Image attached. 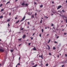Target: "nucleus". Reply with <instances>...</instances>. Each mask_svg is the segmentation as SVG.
I'll return each instance as SVG.
<instances>
[{"label":"nucleus","instance_id":"1","mask_svg":"<svg viewBox=\"0 0 67 67\" xmlns=\"http://www.w3.org/2000/svg\"><path fill=\"white\" fill-rule=\"evenodd\" d=\"M25 16L23 18V19H22V20H21L20 22H22V21H23L24 19H25Z\"/></svg>","mask_w":67,"mask_h":67},{"label":"nucleus","instance_id":"2","mask_svg":"<svg viewBox=\"0 0 67 67\" xmlns=\"http://www.w3.org/2000/svg\"><path fill=\"white\" fill-rule=\"evenodd\" d=\"M4 50L0 48V52H4Z\"/></svg>","mask_w":67,"mask_h":67},{"label":"nucleus","instance_id":"3","mask_svg":"<svg viewBox=\"0 0 67 67\" xmlns=\"http://www.w3.org/2000/svg\"><path fill=\"white\" fill-rule=\"evenodd\" d=\"M62 7L61 5H60L57 8V9H59Z\"/></svg>","mask_w":67,"mask_h":67},{"label":"nucleus","instance_id":"4","mask_svg":"<svg viewBox=\"0 0 67 67\" xmlns=\"http://www.w3.org/2000/svg\"><path fill=\"white\" fill-rule=\"evenodd\" d=\"M33 49L34 51H36V49L35 47H34V48Z\"/></svg>","mask_w":67,"mask_h":67},{"label":"nucleus","instance_id":"5","mask_svg":"<svg viewBox=\"0 0 67 67\" xmlns=\"http://www.w3.org/2000/svg\"><path fill=\"white\" fill-rule=\"evenodd\" d=\"M26 37V35H24L23 36V38H24L25 37Z\"/></svg>","mask_w":67,"mask_h":67},{"label":"nucleus","instance_id":"6","mask_svg":"<svg viewBox=\"0 0 67 67\" xmlns=\"http://www.w3.org/2000/svg\"><path fill=\"white\" fill-rule=\"evenodd\" d=\"M25 5V3L24 2H23V3L21 4V5Z\"/></svg>","mask_w":67,"mask_h":67},{"label":"nucleus","instance_id":"7","mask_svg":"<svg viewBox=\"0 0 67 67\" xmlns=\"http://www.w3.org/2000/svg\"><path fill=\"white\" fill-rule=\"evenodd\" d=\"M66 62V61H63L62 62V63H63V64H65Z\"/></svg>","mask_w":67,"mask_h":67},{"label":"nucleus","instance_id":"8","mask_svg":"<svg viewBox=\"0 0 67 67\" xmlns=\"http://www.w3.org/2000/svg\"><path fill=\"white\" fill-rule=\"evenodd\" d=\"M43 7V5H41L40 6V8H42V7Z\"/></svg>","mask_w":67,"mask_h":67},{"label":"nucleus","instance_id":"9","mask_svg":"<svg viewBox=\"0 0 67 67\" xmlns=\"http://www.w3.org/2000/svg\"><path fill=\"white\" fill-rule=\"evenodd\" d=\"M53 49H54V50L56 49V48H55V47H54L53 48Z\"/></svg>","mask_w":67,"mask_h":67},{"label":"nucleus","instance_id":"10","mask_svg":"<svg viewBox=\"0 0 67 67\" xmlns=\"http://www.w3.org/2000/svg\"><path fill=\"white\" fill-rule=\"evenodd\" d=\"M20 22V20H18L17 21L16 23H16H19V22Z\"/></svg>","mask_w":67,"mask_h":67},{"label":"nucleus","instance_id":"11","mask_svg":"<svg viewBox=\"0 0 67 67\" xmlns=\"http://www.w3.org/2000/svg\"><path fill=\"white\" fill-rule=\"evenodd\" d=\"M37 66V65L36 64V65H35V66H33L32 67H36V66Z\"/></svg>","mask_w":67,"mask_h":67},{"label":"nucleus","instance_id":"12","mask_svg":"<svg viewBox=\"0 0 67 67\" xmlns=\"http://www.w3.org/2000/svg\"><path fill=\"white\" fill-rule=\"evenodd\" d=\"M2 18H3V16H0V19H2Z\"/></svg>","mask_w":67,"mask_h":67},{"label":"nucleus","instance_id":"13","mask_svg":"<svg viewBox=\"0 0 67 67\" xmlns=\"http://www.w3.org/2000/svg\"><path fill=\"white\" fill-rule=\"evenodd\" d=\"M10 1L7 2V3L6 4V5H7V4H8V3H10Z\"/></svg>","mask_w":67,"mask_h":67},{"label":"nucleus","instance_id":"14","mask_svg":"<svg viewBox=\"0 0 67 67\" xmlns=\"http://www.w3.org/2000/svg\"><path fill=\"white\" fill-rule=\"evenodd\" d=\"M7 22H9L10 21V20L9 19H8L7 20Z\"/></svg>","mask_w":67,"mask_h":67},{"label":"nucleus","instance_id":"15","mask_svg":"<svg viewBox=\"0 0 67 67\" xmlns=\"http://www.w3.org/2000/svg\"><path fill=\"white\" fill-rule=\"evenodd\" d=\"M47 46L48 47L49 49H50V47H49L48 45H47Z\"/></svg>","mask_w":67,"mask_h":67},{"label":"nucleus","instance_id":"16","mask_svg":"<svg viewBox=\"0 0 67 67\" xmlns=\"http://www.w3.org/2000/svg\"><path fill=\"white\" fill-rule=\"evenodd\" d=\"M41 31L42 32H44V29H42L41 30Z\"/></svg>","mask_w":67,"mask_h":67},{"label":"nucleus","instance_id":"17","mask_svg":"<svg viewBox=\"0 0 67 67\" xmlns=\"http://www.w3.org/2000/svg\"><path fill=\"white\" fill-rule=\"evenodd\" d=\"M51 42V39H50L48 41V43H49V42Z\"/></svg>","mask_w":67,"mask_h":67},{"label":"nucleus","instance_id":"18","mask_svg":"<svg viewBox=\"0 0 67 67\" xmlns=\"http://www.w3.org/2000/svg\"><path fill=\"white\" fill-rule=\"evenodd\" d=\"M40 23H42V19L40 21Z\"/></svg>","mask_w":67,"mask_h":67},{"label":"nucleus","instance_id":"19","mask_svg":"<svg viewBox=\"0 0 67 67\" xmlns=\"http://www.w3.org/2000/svg\"><path fill=\"white\" fill-rule=\"evenodd\" d=\"M4 10V9H1V11H3Z\"/></svg>","mask_w":67,"mask_h":67},{"label":"nucleus","instance_id":"20","mask_svg":"<svg viewBox=\"0 0 67 67\" xmlns=\"http://www.w3.org/2000/svg\"><path fill=\"white\" fill-rule=\"evenodd\" d=\"M62 12H65V10H62Z\"/></svg>","mask_w":67,"mask_h":67},{"label":"nucleus","instance_id":"21","mask_svg":"<svg viewBox=\"0 0 67 67\" xmlns=\"http://www.w3.org/2000/svg\"><path fill=\"white\" fill-rule=\"evenodd\" d=\"M44 18H46V19H48V17H47V16H45Z\"/></svg>","mask_w":67,"mask_h":67},{"label":"nucleus","instance_id":"22","mask_svg":"<svg viewBox=\"0 0 67 67\" xmlns=\"http://www.w3.org/2000/svg\"><path fill=\"white\" fill-rule=\"evenodd\" d=\"M46 66H48V63L46 64Z\"/></svg>","mask_w":67,"mask_h":67},{"label":"nucleus","instance_id":"23","mask_svg":"<svg viewBox=\"0 0 67 67\" xmlns=\"http://www.w3.org/2000/svg\"><path fill=\"white\" fill-rule=\"evenodd\" d=\"M22 40V38H20V39H19L18 40V41H21V40Z\"/></svg>","mask_w":67,"mask_h":67},{"label":"nucleus","instance_id":"24","mask_svg":"<svg viewBox=\"0 0 67 67\" xmlns=\"http://www.w3.org/2000/svg\"><path fill=\"white\" fill-rule=\"evenodd\" d=\"M2 4H1L0 5V7H1L2 6Z\"/></svg>","mask_w":67,"mask_h":67},{"label":"nucleus","instance_id":"25","mask_svg":"<svg viewBox=\"0 0 67 67\" xmlns=\"http://www.w3.org/2000/svg\"><path fill=\"white\" fill-rule=\"evenodd\" d=\"M41 58H42V59H43V55H42L41 56Z\"/></svg>","mask_w":67,"mask_h":67},{"label":"nucleus","instance_id":"26","mask_svg":"<svg viewBox=\"0 0 67 67\" xmlns=\"http://www.w3.org/2000/svg\"><path fill=\"white\" fill-rule=\"evenodd\" d=\"M25 5L26 6H27V5H28V4H26Z\"/></svg>","mask_w":67,"mask_h":67},{"label":"nucleus","instance_id":"27","mask_svg":"<svg viewBox=\"0 0 67 67\" xmlns=\"http://www.w3.org/2000/svg\"><path fill=\"white\" fill-rule=\"evenodd\" d=\"M51 26H54V24H53L52 23V24H51Z\"/></svg>","mask_w":67,"mask_h":67},{"label":"nucleus","instance_id":"28","mask_svg":"<svg viewBox=\"0 0 67 67\" xmlns=\"http://www.w3.org/2000/svg\"><path fill=\"white\" fill-rule=\"evenodd\" d=\"M30 45H31V43H28V45H29V46H30Z\"/></svg>","mask_w":67,"mask_h":67},{"label":"nucleus","instance_id":"29","mask_svg":"<svg viewBox=\"0 0 67 67\" xmlns=\"http://www.w3.org/2000/svg\"><path fill=\"white\" fill-rule=\"evenodd\" d=\"M10 51L11 52H13V50H11Z\"/></svg>","mask_w":67,"mask_h":67},{"label":"nucleus","instance_id":"30","mask_svg":"<svg viewBox=\"0 0 67 67\" xmlns=\"http://www.w3.org/2000/svg\"><path fill=\"white\" fill-rule=\"evenodd\" d=\"M39 36H40V37H41L42 35H41V34H40L39 35Z\"/></svg>","mask_w":67,"mask_h":67},{"label":"nucleus","instance_id":"31","mask_svg":"<svg viewBox=\"0 0 67 67\" xmlns=\"http://www.w3.org/2000/svg\"><path fill=\"white\" fill-rule=\"evenodd\" d=\"M28 24L29 25H30V22H28Z\"/></svg>","mask_w":67,"mask_h":67},{"label":"nucleus","instance_id":"32","mask_svg":"<svg viewBox=\"0 0 67 67\" xmlns=\"http://www.w3.org/2000/svg\"><path fill=\"white\" fill-rule=\"evenodd\" d=\"M64 35H66V34H67V33H64Z\"/></svg>","mask_w":67,"mask_h":67},{"label":"nucleus","instance_id":"33","mask_svg":"<svg viewBox=\"0 0 67 67\" xmlns=\"http://www.w3.org/2000/svg\"><path fill=\"white\" fill-rule=\"evenodd\" d=\"M49 55H52V54L51 53H49Z\"/></svg>","mask_w":67,"mask_h":67},{"label":"nucleus","instance_id":"34","mask_svg":"<svg viewBox=\"0 0 67 67\" xmlns=\"http://www.w3.org/2000/svg\"><path fill=\"white\" fill-rule=\"evenodd\" d=\"M31 40H33V38L32 37H31Z\"/></svg>","mask_w":67,"mask_h":67},{"label":"nucleus","instance_id":"35","mask_svg":"<svg viewBox=\"0 0 67 67\" xmlns=\"http://www.w3.org/2000/svg\"><path fill=\"white\" fill-rule=\"evenodd\" d=\"M36 15H37V14H36V13H35V15L36 16Z\"/></svg>","mask_w":67,"mask_h":67},{"label":"nucleus","instance_id":"36","mask_svg":"<svg viewBox=\"0 0 67 67\" xmlns=\"http://www.w3.org/2000/svg\"><path fill=\"white\" fill-rule=\"evenodd\" d=\"M54 43H57V42L55 41H54Z\"/></svg>","mask_w":67,"mask_h":67},{"label":"nucleus","instance_id":"37","mask_svg":"<svg viewBox=\"0 0 67 67\" xmlns=\"http://www.w3.org/2000/svg\"><path fill=\"white\" fill-rule=\"evenodd\" d=\"M20 65V64L18 63V64H17V65Z\"/></svg>","mask_w":67,"mask_h":67},{"label":"nucleus","instance_id":"38","mask_svg":"<svg viewBox=\"0 0 67 67\" xmlns=\"http://www.w3.org/2000/svg\"><path fill=\"white\" fill-rule=\"evenodd\" d=\"M34 3L35 4H37V3H36V2H34Z\"/></svg>","mask_w":67,"mask_h":67},{"label":"nucleus","instance_id":"39","mask_svg":"<svg viewBox=\"0 0 67 67\" xmlns=\"http://www.w3.org/2000/svg\"><path fill=\"white\" fill-rule=\"evenodd\" d=\"M64 66V65H63L62 66V67H63Z\"/></svg>","mask_w":67,"mask_h":67},{"label":"nucleus","instance_id":"40","mask_svg":"<svg viewBox=\"0 0 67 67\" xmlns=\"http://www.w3.org/2000/svg\"><path fill=\"white\" fill-rule=\"evenodd\" d=\"M8 26H10V25L9 24V23H8Z\"/></svg>","mask_w":67,"mask_h":67},{"label":"nucleus","instance_id":"41","mask_svg":"<svg viewBox=\"0 0 67 67\" xmlns=\"http://www.w3.org/2000/svg\"><path fill=\"white\" fill-rule=\"evenodd\" d=\"M24 29H23V28L21 29V30H23Z\"/></svg>","mask_w":67,"mask_h":67},{"label":"nucleus","instance_id":"42","mask_svg":"<svg viewBox=\"0 0 67 67\" xmlns=\"http://www.w3.org/2000/svg\"><path fill=\"white\" fill-rule=\"evenodd\" d=\"M63 18H66V17L65 16H63Z\"/></svg>","mask_w":67,"mask_h":67},{"label":"nucleus","instance_id":"43","mask_svg":"<svg viewBox=\"0 0 67 67\" xmlns=\"http://www.w3.org/2000/svg\"><path fill=\"white\" fill-rule=\"evenodd\" d=\"M32 18H34V15H33L32 16Z\"/></svg>","mask_w":67,"mask_h":67},{"label":"nucleus","instance_id":"44","mask_svg":"<svg viewBox=\"0 0 67 67\" xmlns=\"http://www.w3.org/2000/svg\"><path fill=\"white\" fill-rule=\"evenodd\" d=\"M66 21V23H67V19L65 20Z\"/></svg>","mask_w":67,"mask_h":67},{"label":"nucleus","instance_id":"45","mask_svg":"<svg viewBox=\"0 0 67 67\" xmlns=\"http://www.w3.org/2000/svg\"><path fill=\"white\" fill-rule=\"evenodd\" d=\"M57 38H59V36H58V37H56Z\"/></svg>","mask_w":67,"mask_h":67},{"label":"nucleus","instance_id":"46","mask_svg":"<svg viewBox=\"0 0 67 67\" xmlns=\"http://www.w3.org/2000/svg\"><path fill=\"white\" fill-rule=\"evenodd\" d=\"M65 57H67V54H65Z\"/></svg>","mask_w":67,"mask_h":67},{"label":"nucleus","instance_id":"47","mask_svg":"<svg viewBox=\"0 0 67 67\" xmlns=\"http://www.w3.org/2000/svg\"><path fill=\"white\" fill-rule=\"evenodd\" d=\"M52 3H53H53H54V1H53L52 2Z\"/></svg>","mask_w":67,"mask_h":67},{"label":"nucleus","instance_id":"48","mask_svg":"<svg viewBox=\"0 0 67 67\" xmlns=\"http://www.w3.org/2000/svg\"><path fill=\"white\" fill-rule=\"evenodd\" d=\"M35 34V33H34L32 35V36H34V35Z\"/></svg>","mask_w":67,"mask_h":67},{"label":"nucleus","instance_id":"49","mask_svg":"<svg viewBox=\"0 0 67 67\" xmlns=\"http://www.w3.org/2000/svg\"><path fill=\"white\" fill-rule=\"evenodd\" d=\"M17 19V17H16L15 18V19Z\"/></svg>","mask_w":67,"mask_h":67},{"label":"nucleus","instance_id":"50","mask_svg":"<svg viewBox=\"0 0 67 67\" xmlns=\"http://www.w3.org/2000/svg\"><path fill=\"white\" fill-rule=\"evenodd\" d=\"M18 0H15V2H16L17 1H18Z\"/></svg>","mask_w":67,"mask_h":67},{"label":"nucleus","instance_id":"51","mask_svg":"<svg viewBox=\"0 0 67 67\" xmlns=\"http://www.w3.org/2000/svg\"><path fill=\"white\" fill-rule=\"evenodd\" d=\"M9 15H11V13H9Z\"/></svg>","mask_w":67,"mask_h":67},{"label":"nucleus","instance_id":"52","mask_svg":"<svg viewBox=\"0 0 67 67\" xmlns=\"http://www.w3.org/2000/svg\"><path fill=\"white\" fill-rule=\"evenodd\" d=\"M52 13H55V12H54L53 11H52Z\"/></svg>","mask_w":67,"mask_h":67},{"label":"nucleus","instance_id":"53","mask_svg":"<svg viewBox=\"0 0 67 67\" xmlns=\"http://www.w3.org/2000/svg\"><path fill=\"white\" fill-rule=\"evenodd\" d=\"M18 33L19 34V33H21V32H19Z\"/></svg>","mask_w":67,"mask_h":67},{"label":"nucleus","instance_id":"54","mask_svg":"<svg viewBox=\"0 0 67 67\" xmlns=\"http://www.w3.org/2000/svg\"><path fill=\"white\" fill-rule=\"evenodd\" d=\"M21 44H20L19 45V46H21Z\"/></svg>","mask_w":67,"mask_h":67},{"label":"nucleus","instance_id":"55","mask_svg":"<svg viewBox=\"0 0 67 67\" xmlns=\"http://www.w3.org/2000/svg\"><path fill=\"white\" fill-rule=\"evenodd\" d=\"M48 35H49V34H48L47 35V36H48Z\"/></svg>","mask_w":67,"mask_h":67},{"label":"nucleus","instance_id":"56","mask_svg":"<svg viewBox=\"0 0 67 67\" xmlns=\"http://www.w3.org/2000/svg\"><path fill=\"white\" fill-rule=\"evenodd\" d=\"M64 26V25H62V26H61V27H63V26Z\"/></svg>","mask_w":67,"mask_h":67},{"label":"nucleus","instance_id":"57","mask_svg":"<svg viewBox=\"0 0 67 67\" xmlns=\"http://www.w3.org/2000/svg\"><path fill=\"white\" fill-rule=\"evenodd\" d=\"M32 65H34V63H33Z\"/></svg>","mask_w":67,"mask_h":67},{"label":"nucleus","instance_id":"58","mask_svg":"<svg viewBox=\"0 0 67 67\" xmlns=\"http://www.w3.org/2000/svg\"><path fill=\"white\" fill-rule=\"evenodd\" d=\"M38 11L39 12H40V11H41V10H39V11Z\"/></svg>","mask_w":67,"mask_h":67},{"label":"nucleus","instance_id":"59","mask_svg":"<svg viewBox=\"0 0 67 67\" xmlns=\"http://www.w3.org/2000/svg\"><path fill=\"white\" fill-rule=\"evenodd\" d=\"M39 57H41V55H39Z\"/></svg>","mask_w":67,"mask_h":67},{"label":"nucleus","instance_id":"60","mask_svg":"<svg viewBox=\"0 0 67 67\" xmlns=\"http://www.w3.org/2000/svg\"><path fill=\"white\" fill-rule=\"evenodd\" d=\"M53 29H55V27H53Z\"/></svg>","mask_w":67,"mask_h":67},{"label":"nucleus","instance_id":"61","mask_svg":"<svg viewBox=\"0 0 67 67\" xmlns=\"http://www.w3.org/2000/svg\"><path fill=\"white\" fill-rule=\"evenodd\" d=\"M17 66H18L17 65L16 66V67H17Z\"/></svg>","mask_w":67,"mask_h":67},{"label":"nucleus","instance_id":"62","mask_svg":"<svg viewBox=\"0 0 67 67\" xmlns=\"http://www.w3.org/2000/svg\"><path fill=\"white\" fill-rule=\"evenodd\" d=\"M5 1H3V2H5Z\"/></svg>","mask_w":67,"mask_h":67},{"label":"nucleus","instance_id":"63","mask_svg":"<svg viewBox=\"0 0 67 67\" xmlns=\"http://www.w3.org/2000/svg\"><path fill=\"white\" fill-rule=\"evenodd\" d=\"M66 3H67V1H66Z\"/></svg>","mask_w":67,"mask_h":67},{"label":"nucleus","instance_id":"64","mask_svg":"<svg viewBox=\"0 0 67 67\" xmlns=\"http://www.w3.org/2000/svg\"><path fill=\"white\" fill-rule=\"evenodd\" d=\"M64 29H63L62 30V31H64Z\"/></svg>","mask_w":67,"mask_h":67}]
</instances>
